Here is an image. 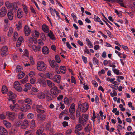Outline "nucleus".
I'll return each instance as SVG.
<instances>
[{
    "instance_id": "obj_57",
    "label": "nucleus",
    "mask_w": 135,
    "mask_h": 135,
    "mask_svg": "<svg viewBox=\"0 0 135 135\" xmlns=\"http://www.w3.org/2000/svg\"><path fill=\"white\" fill-rule=\"evenodd\" d=\"M106 31L109 36L111 38L113 37V35H112L111 32L108 30H106Z\"/></svg>"
},
{
    "instance_id": "obj_62",
    "label": "nucleus",
    "mask_w": 135,
    "mask_h": 135,
    "mask_svg": "<svg viewBox=\"0 0 135 135\" xmlns=\"http://www.w3.org/2000/svg\"><path fill=\"white\" fill-rule=\"evenodd\" d=\"M35 33L36 37L37 38H38L39 36V33L36 30H35Z\"/></svg>"
},
{
    "instance_id": "obj_45",
    "label": "nucleus",
    "mask_w": 135,
    "mask_h": 135,
    "mask_svg": "<svg viewBox=\"0 0 135 135\" xmlns=\"http://www.w3.org/2000/svg\"><path fill=\"white\" fill-rule=\"evenodd\" d=\"M64 102L66 104H68L69 103V100L67 97H65L64 99Z\"/></svg>"
},
{
    "instance_id": "obj_7",
    "label": "nucleus",
    "mask_w": 135,
    "mask_h": 135,
    "mask_svg": "<svg viewBox=\"0 0 135 135\" xmlns=\"http://www.w3.org/2000/svg\"><path fill=\"white\" fill-rule=\"evenodd\" d=\"M6 9L5 7H2L0 10V17H4L7 13Z\"/></svg>"
},
{
    "instance_id": "obj_11",
    "label": "nucleus",
    "mask_w": 135,
    "mask_h": 135,
    "mask_svg": "<svg viewBox=\"0 0 135 135\" xmlns=\"http://www.w3.org/2000/svg\"><path fill=\"white\" fill-rule=\"evenodd\" d=\"M29 122L27 120H25L21 125V127L22 129H25L28 127Z\"/></svg>"
},
{
    "instance_id": "obj_10",
    "label": "nucleus",
    "mask_w": 135,
    "mask_h": 135,
    "mask_svg": "<svg viewBox=\"0 0 135 135\" xmlns=\"http://www.w3.org/2000/svg\"><path fill=\"white\" fill-rule=\"evenodd\" d=\"M49 62L50 66L52 68H54L55 67H58V65L54 60H52L51 61V60H49Z\"/></svg>"
},
{
    "instance_id": "obj_55",
    "label": "nucleus",
    "mask_w": 135,
    "mask_h": 135,
    "mask_svg": "<svg viewBox=\"0 0 135 135\" xmlns=\"http://www.w3.org/2000/svg\"><path fill=\"white\" fill-rule=\"evenodd\" d=\"M105 73V71L104 69H102L100 71H99L98 72L99 75L100 76L102 74H104Z\"/></svg>"
},
{
    "instance_id": "obj_53",
    "label": "nucleus",
    "mask_w": 135,
    "mask_h": 135,
    "mask_svg": "<svg viewBox=\"0 0 135 135\" xmlns=\"http://www.w3.org/2000/svg\"><path fill=\"white\" fill-rule=\"evenodd\" d=\"M13 9H15V10H17V4L15 2H14L13 3Z\"/></svg>"
},
{
    "instance_id": "obj_52",
    "label": "nucleus",
    "mask_w": 135,
    "mask_h": 135,
    "mask_svg": "<svg viewBox=\"0 0 135 135\" xmlns=\"http://www.w3.org/2000/svg\"><path fill=\"white\" fill-rule=\"evenodd\" d=\"M71 82L72 83H74V84H76V81L75 78L73 76H71Z\"/></svg>"
},
{
    "instance_id": "obj_39",
    "label": "nucleus",
    "mask_w": 135,
    "mask_h": 135,
    "mask_svg": "<svg viewBox=\"0 0 135 135\" xmlns=\"http://www.w3.org/2000/svg\"><path fill=\"white\" fill-rule=\"evenodd\" d=\"M25 86L26 88H27V89H31L32 85L29 83H27L25 85Z\"/></svg>"
},
{
    "instance_id": "obj_19",
    "label": "nucleus",
    "mask_w": 135,
    "mask_h": 135,
    "mask_svg": "<svg viewBox=\"0 0 135 135\" xmlns=\"http://www.w3.org/2000/svg\"><path fill=\"white\" fill-rule=\"evenodd\" d=\"M42 29L43 31L46 32V33L49 32V28L48 26L45 24H44L42 25Z\"/></svg>"
},
{
    "instance_id": "obj_23",
    "label": "nucleus",
    "mask_w": 135,
    "mask_h": 135,
    "mask_svg": "<svg viewBox=\"0 0 135 135\" xmlns=\"http://www.w3.org/2000/svg\"><path fill=\"white\" fill-rule=\"evenodd\" d=\"M23 13V12L22 11H19V9L18 10L17 13V16L18 18H21L22 17L23 15L22 13Z\"/></svg>"
},
{
    "instance_id": "obj_16",
    "label": "nucleus",
    "mask_w": 135,
    "mask_h": 135,
    "mask_svg": "<svg viewBox=\"0 0 135 135\" xmlns=\"http://www.w3.org/2000/svg\"><path fill=\"white\" fill-rule=\"evenodd\" d=\"M38 82L40 84L43 85L44 86H46V83L45 81L42 78L38 79Z\"/></svg>"
},
{
    "instance_id": "obj_4",
    "label": "nucleus",
    "mask_w": 135,
    "mask_h": 135,
    "mask_svg": "<svg viewBox=\"0 0 135 135\" xmlns=\"http://www.w3.org/2000/svg\"><path fill=\"white\" fill-rule=\"evenodd\" d=\"M0 52L2 56L7 55L8 54V48L6 46H4L0 49Z\"/></svg>"
},
{
    "instance_id": "obj_34",
    "label": "nucleus",
    "mask_w": 135,
    "mask_h": 135,
    "mask_svg": "<svg viewBox=\"0 0 135 135\" xmlns=\"http://www.w3.org/2000/svg\"><path fill=\"white\" fill-rule=\"evenodd\" d=\"M25 102L26 103L29 104H31L32 103L31 100L28 98H27L26 99L24 100Z\"/></svg>"
},
{
    "instance_id": "obj_9",
    "label": "nucleus",
    "mask_w": 135,
    "mask_h": 135,
    "mask_svg": "<svg viewBox=\"0 0 135 135\" xmlns=\"http://www.w3.org/2000/svg\"><path fill=\"white\" fill-rule=\"evenodd\" d=\"M0 135H7L8 132L3 127H0Z\"/></svg>"
},
{
    "instance_id": "obj_17",
    "label": "nucleus",
    "mask_w": 135,
    "mask_h": 135,
    "mask_svg": "<svg viewBox=\"0 0 135 135\" xmlns=\"http://www.w3.org/2000/svg\"><path fill=\"white\" fill-rule=\"evenodd\" d=\"M42 52L44 54H47L49 52V50L48 47L46 46H44L43 47Z\"/></svg>"
},
{
    "instance_id": "obj_29",
    "label": "nucleus",
    "mask_w": 135,
    "mask_h": 135,
    "mask_svg": "<svg viewBox=\"0 0 135 135\" xmlns=\"http://www.w3.org/2000/svg\"><path fill=\"white\" fill-rule=\"evenodd\" d=\"M46 97L47 100L49 101H51L53 99V97L50 94L46 96Z\"/></svg>"
},
{
    "instance_id": "obj_42",
    "label": "nucleus",
    "mask_w": 135,
    "mask_h": 135,
    "mask_svg": "<svg viewBox=\"0 0 135 135\" xmlns=\"http://www.w3.org/2000/svg\"><path fill=\"white\" fill-rule=\"evenodd\" d=\"M47 77L50 79H51L52 77V74L50 73H48L46 74Z\"/></svg>"
},
{
    "instance_id": "obj_37",
    "label": "nucleus",
    "mask_w": 135,
    "mask_h": 135,
    "mask_svg": "<svg viewBox=\"0 0 135 135\" xmlns=\"http://www.w3.org/2000/svg\"><path fill=\"white\" fill-rule=\"evenodd\" d=\"M21 122L20 121H18L16 122L14 124V126L16 127H18L21 124Z\"/></svg>"
},
{
    "instance_id": "obj_2",
    "label": "nucleus",
    "mask_w": 135,
    "mask_h": 135,
    "mask_svg": "<svg viewBox=\"0 0 135 135\" xmlns=\"http://www.w3.org/2000/svg\"><path fill=\"white\" fill-rule=\"evenodd\" d=\"M61 91L60 90L58 89L57 88L56 86L52 88L50 90L51 93L54 95L57 96L58 93H60Z\"/></svg>"
},
{
    "instance_id": "obj_13",
    "label": "nucleus",
    "mask_w": 135,
    "mask_h": 135,
    "mask_svg": "<svg viewBox=\"0 0 135 135\" xmlns=\"http://www.w3.org/2000/svg\"><path fill=\"white\" fill-rule=\"evenodd\" d=\"M78 121L79 123H80L84 126L86 124L87 121L86 120L84 119L81 116L79 117Z\"/></svg>"
},
{
    "instance_id": "obj_14",
    "label": "nucleus",
    "mask_w": 135,
    "mask_h": 135,
    "mask_svg": "<svg viewBox=\"0 0 135 135\" xmlns=\"http://www.w3.org/2000/svg\"><path fill=\"white\" fill-rule=\"evenodd\" d=\"M13 13L12 11L11 10H8V11L7 15L8 18L10 20H12L13 19Z\"/></svg>"
},
{
    "instance_id": "obj_60",
    "label": "nucleus",
    "mask_w": 135,
    "mask_h": 135,
    "mask_svg": "<svg viewBox=\"0 0 135 135\" xmlns=\"http://www.w3.org/2000/svg\"><path fill=\"white\" fill-rule=\"evenodd\" d=\"M75 110V109L69 108V111L70 113L73 114L74 113Z\"/></svg>"
},
{
    "instance_id": "obj_35",
    "label": "nucleus",
    "mask_w": 135,
    "mask_h": 135,
    "mask_svg": "<svg viewBox=\"0 0 135 135\" xmlns=\"http://www.w3.org/2000/svg\"><path fill=\"white\" fill-rule=\"evenodd\" d=\"M22 6L23 7V11L26 14H27L28 13L27 7L25 5H23Z\"/></svg>"
},
{
    "instance_id": "obj_56",
    "label": "nucleus",
    "mask_w": 135,
    "mask_h": 135,
    "mask_svg": "<svg viewBox=\"0 0 135 135\" xmlns=\"http://www.w3.org/2000/svg\"><path fill=\"white\" fill-rule=\"evenodd\" d=\"M111 87L115 90H117L118 89V87L114 85H111Z\"/></svg>"
},
{
    "instance_id": "obj_40",
    "label": "nucleus",
    "mask_w": 135,
    "mask_h": 135,
    "mask_svg": "<svg viewBox=\"0 0 135 135\" xmlns=\"http://www.w3.org/2000/svg\"><path fill=\"white\" fill-rule=\"evenodd\" d=\"M80 116L82 118H83L84 119L86 120H87L88 118V117L86 114H83L82 116Z\"/></svg>"
},
{
    "instance_id": "obj_58",
    "label": "nucleus",
    "mask_w": 135,
    "mask_h": 135,
    "mask_svg": "<svg viewBox=\"0 0 135 135\" xmlns=\"http://www.w3.org/2000/svg\"><path fill=\"white\" fill-rule=\"evenodd\" d=\"M63 98V96L61 95H59L57 97V99L58 100L60 101L62 100Z\"/></svg>"
},
{
    "instance_id": "obj_64",
    "label": "nucleus",
    "mask_w": 135,
    "mask_h": 135,
    "mask_svg": "<svg viewBox=\"0 0 135 135\" xmlns=\"http://www.w3.org/2000/svg\"><path fill=\"white\" fill-rule=\"evenodd\" d=\"M34 75V73L32 71H30L29 74V76L30 77H32Z\"/></svg>"
},
{
    "instance_id": "obj_38",
    "label": "nucleus",
    "mask_w": 135,
    "mask_h": 135,
    "mask_svg": "<svg viewBox=\"0 0 135 135\" xmlns=\"http://www.w3.org/2000/svg\"><path fill=\"white\" fill-rule=\"evenodd\" d=\"M18 118L20 119H22L24 118V114L23 113L21 112L18 115Z\"/></svg>"
},
{
    "instance_id": "obj_50",
    "label": "nucleus",
    "mask_w": 135,
    "mask_h": 135,
    "mask_svg": "<svg viewBox=\"0 0 135 135\" xmlns=\"http://www.w3.org/2000/svg\"><path fill=\"white\" fill-rule=\"evenodd\" d=\"M80 112L79 109V108H77L76 111V117H79L80 116Z\"/></svg>"
},
{
    "instance_id": "obj_3",
    "label": "nucleus",
    "mask_w": 135,
    "mask_h": 135,
    "mask_svg": "<svg viewBox=\"0 0 135 135\" xmlns=\"http://www.w3.org/2000/svg\"><path fill=\"white\" fill-rule=\"evenodd\" d=\"M88 108V103L85 102L81 104L80 108V111L82 112H85L87 111Z\"/></svg>"
},
{
    "instance_id": "obj_20",
    "label": "nucleus",
    "mask_w": 135,
    "mask_h": 135,
    "mask_svg": "<svg viewBox=\"0 0 135 135\" xmlns=\"http://www.w3.org/2000/svg\"><path fill=\"white\" fill-rule=\"evenodd\" d=\"M48 35L50 37L51 39L54 40L56 39L53 32L51 30L50 31V32L48 34Z\"/></svg>"
},
{
    "instance_id": "obj_21",
    "label": "nucleus",
    "mask_w": 135,
    "mask_h": 135,
    "mask_svg": "<svg viewBox=\"0 0 135 135\" xmlns=\"http://www.w3.org/2000/svg\"><path fill=\"white\" fill-rule=\"evenodd\" d=\"M8 89L7 88L6 86L5 85H3L1 91L3 94H5L8 91Z\"/></svg>"
},
{
    "instance_id": "obj_49",
    "label": "nucleus",
    "mask_w": 135,
    "mask_h": 135,
    "mask_svg": "<svg viewBox=\"0 0 135 135\" xmlns=\"http://www.w3.org/2000/svg\"><path fill=\"white\" fill-rule=\"evenodd\" d=\"M113 70L115 74H116L117 75H118L119 74V70L117 69H113Z\"/></svg>"
},
{
    "instance_id": "obj_51",
    "label": "nucleus",
    "mask_w": 135,
    "mask_h": 135,
    "mask_svg": "<svg viewBox=\"0 0 135 135\" xmlns=\"http://www.w3.org/2000/svg\"><path fill=\"white\" fill-rule=\"evenodd\" d=\"M36 110L39 113H43L45 112L44 110H41L39 108L36 109Z\"/></svg>"
},
{
    "instance_id": "obj_41",
    "label": "nucleus",
    "mask_w": 135,
    "mask_h": 135,
    "mask_svg": "<svg viewBox=\"0 0 135 135\" xmlns=\"http://www.w3.org/2000/svg\"><path fill=\"white\" fill-rule=\"evenodd\" d=\"M40 38L43 40L45 41L46 40V37L44 34L43 33H41L40 34Z\"/></svg>"
},
{
    "instance_id": "obj_32",
    "label": "nucleus",
    "mask_w": 135,
    "mask_h": 135,
    "mask_svg": "<svg viewBox=\"0 0 135 135\" xmlns=\"http://www.w3.org/2000/svg\"><path fill=\"white\" fill-rule=\"evenodd\" d=\"M112 91L113 92V93L112 92L110 93V95L112 97H113L114 96H116L117 95V93L115 90H112Z\"/></svg>"
},
{
    "instance_id": "obj_33",
    "label": "nucleus",
    "mask_w": 135,
    "mask_h": 135,
    "mask_svg": "<svg viewBox=\"0 0 135 135\" xmlns=\"http://www.w3.org/2000/svg\"><path fill=\"white\" fill-rule=\"evenodd\" d=\"M23 69V68L20 66L18 65L16 67V71L17 72H18L20 71L21 70Z\"/></svg>"
},
{
    "instance_id": "obj_47",
    "label": "nucleus",
    "mask_w": 135,
    "mask_h": 135,
    "mask_svg": "<svg viewBox=\"0 0 135 135\" xmlns=\"http://www.w3.org/2000/svg\"><path fill=\"white\" fill-rule=\"evenodd\" d=\"M51 127L50 123L49 122L46 125L45 128L46 129V130H49V128Z\"/></svg>"
},
{
    "instance_id": "obj_25",
    "label": "nucleus",
    "mask_w": 135,
    "mask_h": 135,
    "mask_svg": "<svg viewBox=\"0 0 135 135\" xmlns=\"http://www.w3.org/2000/svg\"><path fill=\"white\" fill-rule=\"evenodd\" d=\"M14 88L19 92H21L22 90V88L20 86H14Z\"/></svg>"
},
{
    "instance_id": "obj_43",
    "label": "nucleus",
    "mask_w": 135,
    "mask_h": 135,
    "mask_svg": "<svg viewBox=\"0 0 135 135\" xmlns=\"http://www.w3.org/2000/svg\"><path fill=\"white\" fill-rule=\"evenodd\" d=\"M35 127V121L33 120L31 122L30 127L31 128H33Z\"/></svg>"
},
{
    "instance_id": "obj_18",
    "label": "nucleus",
    "mask_w": 135,
    "mask_h": 135,
    "mask_svg": "<svg viewBox=\"0 0 135 135\" xmlns=\"http://www.w3.org/2000/svg\"><path fill=\"white\" fill-rule=\"evenodd\" d=\"M45 94L42 92L39 93L37 95L38 98L40 99H44L45 98Z\"/></svg>"
},
{
    "instance_id": "obj_27",
    "label": "nucleus",
    "mask_w": 135,
    "mask_h": 135,
    "mask_svg": "<svg viewBox=\"0 0 135 135\" xmlns=\"http://www.w3.org/2000/svg\"><path fill=\"white\" fill-rule=\"evenodd\" d=\"M28 76L27 75L24 79L21 80L20 81L22 83H24L28 81Z\"/></svg>"
},
{
    "instance_id": "obj_15",
    "label": "nucleus",
    "mask_w": 135,
    "mask_h": 135,
    "mask_svg": "<svg viewBox=\"0 0 135 135\" xmlns=\"http://www.w3.org/2000/svg\"><path fill=\"white\" fill-rule=\"evenodd\" d=\"M61 76L59 75H56L53 78L52 80L53 81L59 83L60 82V79Z\"/></svg>"
},
{
    "instance_id": "obj_54",
    "label": "nucleus",
    "mask_w": 135,
    "mask_h": 135,
    "mask_svg": "<svg viewBox=\"0 0 135 135\" xmlns=\"http://www.w3.org/2000/svg\"><path fill=\"white\" fill-rule=\"evenodd\" d=\"M82 58L85 64L86 63H87V59L86 57H84L83 56H82Z\"/></svg>"
},
{
    "instance_id": "obj_22",
    "label": "nucleus",
    "mask_w": 135,
    "mask_h": 135,
    "mask_svg": "<svg viewBox=\"0 0 135 135\" xmlns=\"http://www.w3.org/2000/svg\"><path fill=\"white\" fill-rule=\"evenodd\" d=\"M60 71L63 74H65V71L66 70V68L65 66H61L60 67Z\"/></svg>"
},
{
    "instance_id": "obj_63",
    "label": "nucleus",
    "mask_w": 135,
    "mask_h": 135,
    "mask_svg": "<svg viewBox=\"0 0 135 135\" xmlns=\"http://www.w3.org/2000/svg\"><path fill=\"white\" fill-rule=\"evenodd\" d=\"M51 47L52 50H53L55 52H56V46L55 45H52L51 46Z\"/></svg>"
},
{
    "instance_id": "obj_30",
    "label": "nucleus",
    "mask_w": 135,
    "mask_h": 135,
    "mask_svg": "<svg viewBox=\"0 0 135 135\" xmlns=\"http://www.w3.org/2000/svg\"><path fill=\"white\" fill-rule=\"evenodd\" d=\"M55 59L56 62L58 63H60L61 61L60 58L58 55H56L55 56Z\"/></svg>"
},
{
    "instance_id": "obj_46",
    "label": "nucleus",
    "mask_w": 135,
    "mask_h": 135,
    "mask_svg": "<svg viewBox=\"0 0 135 135\" xmlns=\"http://www.w3.org/2000/svg\"><path fill=\"white\" fill-rule=\"evenodd\" d=\"M34 117V115L32 113H29L27 115V117L29 119L33 118Z\"/></svg>"
},
{
    "instance_id": "obj_36",
    "label": "nucleus",
    "mask_w": 135,
    "mask_h": 135,
    "mask_svg": "<svg viewBox=\"0 0 135 135\" xmlns=\"http://www.w3.org/2000/svg\"><path fill=\"white\" fill-rule=\"evenodd\" d=\"M76 128L78 129V131H80L82 129V127L81 124H78L76 126Z\"/></svg>"
},
{
    "instance_id": "obj_1",
    "label": "nucleus",
    "mask_w": 135,
    "mask_h": 135,
    "mask_svg": "<svg viewBox=\"0 0 135 135\" xmlns=\"http://www.w3.org/2000/svg\"><path fill=\"white\" fill-rule=\"evenodd\" d=\"M47 66L42 61L37 62V68L40 71H44L46 70Z\"/></svg>"
},
{
    "instance_id": "obj_6",
    "label": "nucleus",
    "mask_w": 135,
    "mask_h": 135,
    "mask_svg": "<svg viewBox=\"0 0 135 135\" xmlns=\"http://www.w3.org/2000/svg\"><path fill=\"white\" fill-rule=\"evenodd\" d=\"M24 31L25 36H28L29 35L31 32V30L27 25H25Z\"/></svg>"
},
{
    "instance_id": "obj_5",
    "label": "nucleus",
    "mask_w": 135,
    "mask_h": 135,
    "mask_svg": "<svg viewBox=\"0 0 135 135\" xmlns=\"http://www.w3.org/2000/svg\"><path fill=\"white\" fill-rule=\"evenodd\" d=\"M6 114L8 116V118L11 120H13L15 119L16 114L14 112H6Z\"/></svg>"
},
{
    "instance_id": "obj_26",
    "label": "nucleus",
    "mask_w": 135,
    "mask_h": 135,
    "mask_svg": "<svg viewBox=\"0 0 135 135\" xmlns=\"http://www.w3.org/2000/svg\"><path fill=\"white\" fill-rule=\"evenodd\" d=\"M25 75L24 73L23 72H20V73L18 75V77L19 79H21Z\"/></svg>"
},
{
    "instance_id": "obj_31",
    "label": "nucleus",
    "mask_w": 135,
    "mask_h": 135,
    "mask_svg": "<svg viewBox=\"0 0 135 135\" xmlns=\"http://www.w3.org/2000/svg\"><path fill=\"white\" fill-rule=\"evenodd\" d=\"M93 63L94 62L96 63L98 65H99L98 60L95 57H94L93 58Z\"/></svg>"
},
{
    "instance_id": "obj_61",
    "label": "nucleus",
    "mask_w": 135,
    "mask_h": 135,
    "mask_svg": "<svg viewBox=\"0 0 135 135\" xmlns=\"http://www.w3.org/2000/svg\"><path fill=\"white\" fill-rule=\"evenodd\" d=\"M30 62L32 64H34V61L33 60V59L32 56H30Z\"/></svg>"
},
{
    "instance_id": "obj_59",
    "label": "nucleus",
    "mask_w": 135,
    "mask_h": 135,
    "mask_svg": "<svg viewBox=\"0 0 135 135\" xmlns=\"http://www.w3.org/2000/svg\"><path fill=\"white\" fill-rule=\"evenodd\" d=\"M32 49L34 51H35L36 52L37 51V47L36 45H33L32 46Z\"/></svg>"
},
{
    "instance_id": "obj_28",
    "label": "nucleus",
    "mask_w": 135,
    "mask_h": 135,
    "mask_svg": "<svg viewBox=\"0 0 135 135\" xmlns=\"http://www.w3.org/2000/svg\"><path fill=\"white\" fill-rule=\"evenodd\" d=\"M47 82L48 86L50 87H51L55 85L54 83L51 82L49 80H47Z\"/></svg>"
},
{
    "instance_id": "obj_12",
    "label": "nucleus",
    "mask_w": 135,
    "mask_h": 135,
    "mask_svg": "<svg viewBox=\"0 0 135 135\" xmlns=\"http://www.w3.org/2000/svg\"><path fill=\"white\" fill-rule=\"evenodd\" d=\"M37 119L38 120H43L46 118V116L45 114H39L37 115Z\"/></svg>"
},
{
    "instance_id": "obj_8",
    "label": "nucleus",
    "mask_w": 135,
    "mask_h": 135,
    "mask_svg": "<svg viewBox=\"0 0 135 135\" xmlns=\"http://www.w3.org/2000/svg\"><path fill=\"white\" fill-rule=\"evenodd\" d=\"M31 108V106L28 104H23V106L21 108V110L24 112H26Z\"/></svg>"
},
{
    "instance_id": "obj_48",
    "label": "nucleus",
    "mask_w": 135,
    "mask_h": 135,
    "mask_svg": "<svg viewBox=\"0 0 135 135\" xmlns=\"http://www.w3.org/2000/svg\"><path fill=\"white\" fill-rule=\"evenodd\" d=\"M94 19L95 21H97L98 22H100L101 21L100 19V18L97 16H95L94 17Z\"/></svg>"
},
{
    "instance_id": "obj_24",
    "label": "nucleus",
    "mask_w": 135,
    "mask_h": 135,
    "mask_svg": "<svg viewBox=\"0 0 135 135\" xmlns=\"http://www.w3.org/2000/svg\"><path fill=\"white\" fill-rule=\"evenodd\" d=\"M22 21H19L18 22V24H17L16 25V28L18 29V30H19L22 28Z\"/></svg>"
},
{
    "instance_id": "obj_44",
    "label": "nucleus",
    "mask_w": 135,
    "mask_h": 135,
    "mask_svg": "<svg viewBox=\"0 0 135 135\" xmlns=\"http://www.w3.org/2000/svg\"><path fill=\"white\" fill-rule=\"evenodd\" d=\"M14 37H13L14 38V39H13V41H16V39L17 38V37H18V34L17 32H14Z\"/></svg>"
}]
</instances>
